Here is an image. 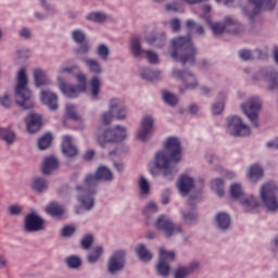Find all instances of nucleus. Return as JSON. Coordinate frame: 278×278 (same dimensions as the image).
<instances>
[{
	"mask_svg": "<svg viewBox=\"0 0 278 278\" xmlns=\"http://www.w3.org/2000/svg\"><path fill=\"white\" fill-rule=\"evenodd\" d=\"M0 105L2 108H12V99H10V96L8 93L0 97Z\"/></svg>",
	"mask_w": 278,
	"mask_h": 278,
	"instance_id": "58",
	"label": "nucleus"
},
{
	"mask_svg": "<svg viewBox=\"0 0 278 278\" xmlns=\"http://www.w3.org/2000/svg\"><path fill=\"white\" fill-rule=\"evenodd\" d=\"M80 47L79 49L76 51V53L78 54H86L90 51V46H88V43H79Z\"/></svg>",
	"mask_w": 278,
	"mask_h": 278,
	"instance_id": "64",
	"label": "nucleus"
},
{
	"mask_svg": "<svg viewBox=\"0 0 278 278\" xmlns=\"http://www.w3.org/2000/svg\"><path fill=\"white\" fill-rule=\"evenodd\" d=\"M0 138H1V140H4V142H7V144H12V142H14V138H16V136L14 135V131H12L8 128L0 127Z\"/></svg>",
	"mask_w": 278,
	"mask_h": 278,
	"instance_id": "41",
	"label": "nucleus"
},
{
	"mask_svg": "<svg viewBox=\"0 0 278 278\" xmlns=\"http://www.w3.org/2000/svg\"><path fill=\"white\" fill-rule=\"evenodd\" d=\"M186 27H187V29H189L190 31H192V29H195L197 34H199V35L205 33V30L203 29V26L197 25V23H194V21H192V20H188V21L186 22Z\"/></svg>",
	"mask_w": 278,
	"mask_h": 278,
	"instance_id": "49",
	"label": "nucleus"
},
{
	"mask_svg": "<svg viewBox=\"0 0 278 278\" xmlns=\"http://www.w3.org/2000/svg\"><path fill=\"white\" fill-rule=\"evenodd\" d=\"M254 81H266L267 90L269 92H275L278 90V73L273 72V70L264 68L261 70L254 77Z\"/></svg>",
	"mask_w": 278,
	"mask_h": 278,
	"instance_id": "14",
	"label": "nucleus"
},
{
	"mask_svg": "<svg viewBox=\"0 0 278 278\" xmlns=\"http://www.w3.org/2000/svg\"><path fill=\"white\" fill-rule=\"evenodd\" d=\"M113 121H114V114L112 113V111H110V109H109V112L102 113L101 122L104 125H110V123H112Z\"/></svg>",
	"mask_w": 278,
	"mask_h": 278,
	"instance_id": "57",
	"label": "nucleus"
},
{
	"mask_svg": "<svg viewBox=\"0 0 278 278\" xmlns=\"http://www.w3.org/2000/svg\"><path fill=\"white\" fill-rule=\"evenodd\" d=\"M190 275V271L187 269L186 266H180L175 269L174 278H186Z\"/></svg>",
	"mask_w": 278,
	"mask_h": 278,
	"instance_id": "53",
	"label": "nucleus"
},
{
	"mask_svg": "<svg viewBox=\"0 0 278 278\" xmlns=\"http://www.w3.org/2000/svg\"><path fill=\"white\" fill-rule=\"evenodd\" d=\"M215 223L222 231H227L231 227V217L225 212H220L215 217Z\"/></svg>",
	"mask_w": 278,
	"mask_h": 278,
	"instance_id": "27",
	"label": "nucleus"
},
{
	"mask_svg": "<svg viewBox=\"0 0 278 278\" xmlns=\"http://www.w3.org/2000/svg\"><path fill=\"white\" fill-rule=\"evenodd\" d=\"M166 12H184V3L181 0H172L165 5Z\"/></svg>",
	"mask_w": 278,
	"mask_h": 278,
	"instance_id": "47",
	"label": "nucleus"
},
{
	"mask_svg": "<svg viewBox=\"0 0 278 278\" xmlns=\"http://www.w3.org/2000/svg\"><path fill=\"white\" fill-rule=\"evenodd\" d=\"M41 8L45 10V13L35 12V17L38 21H43L47 16H51V14H55V7L51 5L47 0H37Z\"/></svg>",
	"mask_w": 278,
	"mask_h": 278,
	"instance_id": "25",
	"label": "nucleus"
},
{
	"mask_svg": "<svg viewBox=\"0 0 278 278\" xmlns=\"http://www.w3.org/2000/svg\"><path fill=\"white\" fill-rule=\"evenodd\" d=\"M163 99L165 101V103H167V105H177V96L168 92V91H164L163 92Z\"/></svg>",
	"mask_w": 278,
	"mask_h": 278,
	"instance_id": "50",
	"label": "nucleus"
},
{
	"mask_svg": "<svg viewBox=\"0 0 278 278\" xmlns=\"http://www.w3.org/2000/svg\"><path fill=\"white\" fill-rule=\"evenodd\" d=\"M173 77H176V79L182 80V87L179 88L180 92H185V90H195V88H199V83L197 81V77H194V75L188 72L174 70Z\"/></svg>",
	"mask_w": 278,
	"mask_h": 278,
	"instance_id": "17",
	"label": "nucleus"
},
{
	"mask_svg": "<svg viewBox=\"0 0 278 278\" xmlns=\"http://www.w3.org/2000/svg\"><path fill=\"white\" fill-rule=\"evenodd\" d=\"M130 51L134 58H142L144 55V50L142 49V46L140 43V38L132 37L130 39Z\"/></svg>",
	"mask_w": 278,
	"mask_h": 278,
	"instance_id": "34",
	"label": "nucleus"
},
{
	"mask_svg": "<svg viewBox=\"0 0 278 278\" xmlns=\"http://www.w3.org/2000/svg\"><path fill=\"white\" fill-rule=\"evenodd\" d=\"M101 255H103V247L98 245L89 253L88 263L94 264L99 262V257H101Z\"/></svg>",
	"mask_w": 278,
	"mask_h": 278,
	"instance_id": "46",
	"label": "nucleus"
},
{
	"mask_svg": "<svg viewBox=\"0 0 278 278\" xmlns=\"http://www.w3.org/2000/svg\"><path fill=\"white\" fill-rule=\"evenodd\" d=\"M60 166V162L55 156H48L43 160L41 170L43 175H51Z\"/></svg>",
	"mask_w": 278,
	"mask_h": 278,
	"instance_id": "26",
	"label": "nucleus"
},
{
	"mask_svg": "<svg viewBox=\"0 0 278 278\" xmlns=\"http://www.w3.org/2000/svg\"><path fill=\"white\" fill-rule=\"evenodd\" d=\"M277 184L267 182L261 188V199L267 212H277L278 200H277Z\"/></svg>",
	"mask_w": 278,
	"mask_h": 278,
	"instance_id": "9",
	"label": "nucleus"
},
{
	"mask_svg": "<svg viewBox=\"0 0 278 278\" xmlns=\"http://www.w3.org/2000/svg\"><path fill=\"white\" fill-rule=\"evenodd\" d=\"M92 245V235H87L81 240V247L83 249H88Z\"/></svg>",
	"mask_w": 278,
	"mask_h": 278,
	"instance_id": "60",
	"label": "nucleus"
},
{
	"mask_svg": "<svg viewBox=\"0 0 278 278\" xmlns=\"http://www.w3.org/2000/svg\"><path fill=\"white\" fill-rule=\"evenodd\" d=\"M74 233H75V227H73V226H65L62 229L63 238H68L70 236H73Z\"/></svg>",
	"mask_w": 278,
	"mask_h": 278,
	"instance_id": "61",
	"label": "nucleus"
},
{
	"mask_svg": "<svg viewBox=\"0 0 278 278\" xmlns=\"http://www.w3.org/2000/svg\"><path fill=\"white\" fill-rule=\"evenodd\" d=\"M87 21L92 23H105L108 21V14L103 12H91L87 15Z\"/></svg>",
	"mask_w": 278,
	"mask_h": 278,
	"instance_id": "43",
	"label": "nucleus"
},
{
	"mask_svg": "<svg viewBox=\"0 0 278 278\" xmlns=\"http://www.w3.org/2000/svg\"><path fill=\"white\" fill-rule=\"evenodd\" d=\"M185 267H187V270L189 271V274L192 275L194 270H199V262L193 261L189 264V266H185Z\"/></svg>",
	"mask_w": 278,
	"mask_h": 278,
	"instance_id": "63",
	"label": "nucleus"
},
{
	"mask_svg": "<svg viewBox=\"0 0 278 278\" xmlns=\"http://www.w3.org/2000/svg\"><path fill=\"white\" fill-rule=\"evenodd\" d=\"M83 62L86 64L89 73H93V75H101L103 73V67H101V63L94 59H83Z\"/></svg>",
	"mask_w": 278,
	"mask_h": 278,
	"instance_id": "31",
	"label": "nucleus"
},
{
	"mask_svg": "<svg viewBox=\"0 0 278 278\" xmlns=\"http://www.w3.org/2000/svg\"><path fill=\"white\" fill-rule=\"evenodd\" d=\"M155 227L159 229V231H163L166 238L176 236V233H181V226H175L170 218L165 215L157 218Z\"/></svg>",
	"mask_w": 278,
	"mask_h": 278,
	"instance_id": "16",
	"label": "nucleus"
},
{
	"mask_svg": "<svg viewBox=\"0 0 278 278\" xmlns=\"http://www.w3.org/2000/svg\"><path fill=\"white\" fill-rule=\"evenodd\" d=\"M225 93H219L218 102L212 105V113L214 115L223 114V110H225Z\"/></svg>",
	"mask_w": 278,
	"mask_h": 278,
	"instance_id": "40",
	"label": "nucleus"
},
{
	"mask_svg": "<svg viewBox=\"0 0 278 278\" xmlns=\"http://www.w3.org/2000/svg\"><path fill=\"white\" fill-rule=\"evenodd\" d=\"M51 142H53V136L48 132L38 140V147L42 151L45 149H49V147H51Z\"/></svg>",
	"mask_w": 278,
	"mask_h": 278,
	"instance_id": "48",
	"label": "nucleus"
},
{
	"mask_svg": "<svg viewBox=\"0 0 278 278\" xmlns=\"http://www.w3.org/2000/svg\"><path fill=\"white\" fill-rule=\"evenodd\" d=\"M89 86L92 99H97L101 90V79H99L97 76H93L89 83Z\"/></svg>",
	"mask_w": 278,
	"mask_h": 278,
	"instance_id": "36",
	"label": "nucleus"
},
{
	"mask_svg": "<svg viewBox=\"0 0 278 278\" xmlns=\"http://www.w3.org/2000/svg\"><path fill=\"white\" fill-rule=\"evenodd\" d=\"M26 231H42L45 229V220L40 218L36 213H30L25 217Z\"/></svg>",
	"mask_w": 278,
	"mask_h": 278,
	"instance_id": "20",
	"label": "nucleus"
},
{
	"mask_svg": "<svg viewBox=\"0 0 278 278\" xmlns=\"http://www.w3.org/2000/svg\"><path fill=\"white\" fill-rule=\"evenodd\" d=\"M34 79L37 88H40L42 86H49L51 84V80L47 76V73H45V71H42L41 68L34 70Z\"/></svg>",
	"mask_w": 278,
	"mask_h": 278,
	"instance_id": "28",
	"label": "nucleus"
},
{
	"mask_svg": "<svg viewBox=\"0 0 278 278\" xmlns=\"http://www.w3.org/2000/svg\"><path fill=\"white\" fill-rule=\"evenodd\" d=\"M203 12H204L203 18L215 36H220V34H223L224 31H228V34H235V35L240 34L239 29H242V26L240 25V23L237 22L236 18L231 16H227L223 25L222 23H218V22H212L210 17V12H212V7L210 5L203 7Z\"/></svg>",
	"mask_w": 278,
	"mask_h": 278,
	"instance_id": "6",
	"label": "nucleus"
},
{
	"mask_svg": "<svg viewBox=\"0 0 278 278\" xmlns=\"http://www.w3.org/2000/svg\"><path fill=\"white\" fill-rule=\"evenodd\" d=\"M170 262H175V252H168L164 248H161L160 261L156 265L157 274L161 275V277H168L170 274Z\"/></svg>",
	"mask_w": 278,
	"mask_h": 278,
	"instance_id": "13",
	"label": "nucleus"
},
{
	"mask_svg": "<svg viewBox=\"0 0 278 278\" xmlns=\"http://www.w3.org/2000/svg\"><path fill=\"white\" fill-rule=\"evenodd\" d=\"M136 254L141 262H151V260L153 258V254L142 243H139L136 247Z\"/></svg>",
	"mask_w": 278,
	"mask_h": 278,
	"instance_id": "33",
	"label": "nucleus"
},
{
	"mask_svg": "<svg viewBox=\"0 0 278 278\" xmlns=\"http://www.w3.org/2000/svg\"><path fill=\"white\" fill-rule=\"evenodd\" d=\"M62 152L67 157H75V155H77V148L73 144V137L68 135L63 137Z\"/></svg>",
	"mask_w": 278,
	"mask_h": 278,
	"instance_id": "24",
	"label": "nucleus"
},
{
	"mask_svg": "<svg viewBox=\"0 0 278 278\" xmlns=\"http://www.w3.org/2000/svg\"><path fill=\"white\" fill-rule=\"evenodd\" d=\"M26 127L29 134H36L42 127V117L36 113H30L26 118Z\"/></svg>",
	"mask_w": 278,
	"mask_h": 278,
	"instance_id": "22",
	"label": "nucleus"
},
{
	"mask_svg": "<svg viewBox=\"0 0 278 278\" xmlns=\"http://www.w3.org/2000/svg\"><path fill=\"white\" fill-rule=\"evenodd\" d=\"M68 268H79L81 266V258L79 256H70L66 258Z\"/></svg>",
	"mask_w": 278,
	"mask_h": 278,
	"instance_id": "51",
	"label": "nucleus"
},
{
	"mask_svg": "<svg viewBox=\"0 0 278 278\" xmlns=\"http://www.w3.org/2000/svg\"><path fill=\"white\" fill-rule=\"evenodd\" d=\"M177 162H181V141L177 137H169L165 141V149L155 153L154 166L163 170L164 177L173 181L177 175Z\"/></svg>",
	"mask_w": 278,
	"mask_h": 278,
	"instance_id": "1",
	"label": "nucleus"
},
{
	"mask_svg": "<svg viewBox=\"0 0 278 278\" xmlns=\"http://www.w3.org/2000/svg\"><path fill=\"white\" fill-rule=\"evenodd\" d=\"M138 188H139V192L142 197H147L151 192V185L149 184V180H147V178H144V176H141L139 178Z\"/></svg>",
	"mask_w": 278,
	"mask_h": 278,
	"instance_id": "39",
	"label": "nucleus"
},
{
	"mask_svg": "<svg viewBox=\"0 0 278 278\" xmlns=\"http://www.w3.org/2000/svg\"><path fill=\"white\" fill-rule=\"evenodd\" d=\"M262 109V101L258 97L251 98L248 102L241 104L243 114L247 115L253 127H257V115Z\"/></svg>",
	"mask_w": 278,
	"mask_h": 278,
	"instance_id": "11",
	"label": "nucleus"
},
{
	"mask_svg": "<svg viewBox=\"0 0 278 278\" xmlns=\"http://www.w3.org/2000/svg\"><path fill=\"white\" fill-rule=\"evenodd\" d=\"M40 101L43 105H47L49 110H55L58 108V94L50 90H41Z\"/></svg>",
	"mask_w": 278,
	"mask_h": 278,
	"instance_id": "23",
	"label": "nucleus"
},
{
	"mask_svg": "<svg viewBox=\"0 0 278 278\" xmlns=\"http://www.w3.org/2000/svg\"><path fill=\"white\" fill-rule=\"evenodd\" d=\"M169 25L173 31H179V29H181V22L179 21V18L170 20Z\"/></svg>",
	"mask_w": 278,
	"mask_h": 278,
	"instance_id": "62",
	"label": "nucleus"
},
{
	"mask_svg": "<svg viewBox=\"0 0 278 278\" xmlns=\"http://www.w3.org/2000/svg\"><path fill=\"white\" fill-rule=\"evenodd\" d=\"M177 188L181 197H186V194H188V192L194 188V179L188 175H182L177 181Z\"/></svg>",
	"mask_w": 278,
	"mask_h": 278,
	"instance_id": "21",
	"label": "nucleus"
},
{
	"mask_svg": "<svg viewBox=\"0 0 278 278\" xmlns=\"http://www.w3.org/2000/svg\"><path fill=\"white\" fill-rule=\"evenodd\" d=\"M125 138H127V128L124 126H115L104 130V132L97 138V142L100 147L105 148L108 144L123 142Z\"/></svg>",
	"mask_w": 278,
	"mask_h": 278,
	"instance_id": "7",
	"label": "nucleus"
},
{
	"mask_svg": "<svg viewBox=\"0 0 278 278\" xmlns=\"http://www.w3.org/2000/svg\"><path fill=\"white\" fill-rule=\"evenodd\" d=\"M211 188L213 192L217 194V197H223L225 194V181H223L220 178L214 179L211 182Z\"/></svg>",
	"mask_w": 278,
	"mask_h": 278,
	"instance_id": "37",
	"label": "nucleus"
},
{
	"mask_svg": "<svg viewBox=\"0 0 278 278\" xmlns=\"http://www.w3.org/2000/svg\"><path fill=\"white\" fill-rule=\"evenodd\" d=\"M230 197L231 199H235V201H239L245 212H253V210H257V206L260 205L255 197L244 195L240 184H233L230 186Z\"/></svg>",
	"mask_w": 278,
	"mask_h": 278,
	"instance_id": "8",
	"label": "nucleus"
},
{
	"mask_svg": "<svg viewBox=\"0 0 278 278\" xmlns=\"http://www.w3.org/2000/svg\"><path fill=\"white\" fill-rule=\"evenodd\" d=\"M125 255L126 252L124 250H117L110 256L106 265L110 275H116L125 268Z\"/></svg>",
	"mask_w": 278,
	"mask_h": 278,
	"instance_id": "15",
	"label": "nucleus"
},
{
	"mask_svg": "<svg viewBox=\"0 0 278 278\" xmlns=\"http://www.w3.org/2000/svg\"><path fill=\"white\" fill-rule=\"evenodd\" d=\"M27 72L25 68H21L16 74L15 103L24 110H31L34 99H31V91L27 88Z\"/></svg>",
	"mask_w": 278,
	"mask_h": 278,
	"instance_id": "5",
	"label": "nucleus"
},
{
	"mask_svg": "<svg viewBox=\"0 0 278 278\" xmlns=\"http://www.w3.org/2000/svg\"><path fill=\"white\" fill-rule=\"evenodd\" d=\"M109 110L114 114L117 121H125V118H127V114H129V110H127L125 101L121 98L111 99L109 101Z\"/></svg>",
	"mask_w": 278,
	"mask_h": 278,
	"instance_id": "18",
	"label": "nucleus"
},
{
	"mask_svg": "<svg viewBox=\"0 0 278 278\" xmlns=\"http://www.w3.org/2000/svg\"><path fill=\"white\" fill-rule=\"evenodd\" d=\"M97 53L101 60H108V55H110V49L105 45H100L98 47Z\"/></svg>",
	"mask_w": 278,
	"mask_h": 278,
	"instance_id": "55",
	"label": "nucleus"
},
{
	"mask_svg": "<svg viewBox=\"0 0 278 278\" xmlns=\"http://www.w3.org/2000/svg\"><path fill=\"white\" fill-rule=\"evenodd\" d=\"M160 71H153V70H142L141 71V77L142 79H147L148 81H156V79H160Z\"/></svg>",
	"mask_w": 278,
	"mask_h": 278,
	"instance_id": "45",
	"label": "nucleus"
},
{
	"mask_svg": "<svg viewBox=\"0 0 278 278\" xmlns=\"http://www.w3.org/2000/svg\"><path fill=\"white\" fill-rule=\"evenodd\" d=\"M31 188L36 192H47L49 182L45 178H35L31 182Z\"/></svg>",
	"mask_w": 278,
	"mask_h": 278,
	"instance_id": "35",
	"label": "nucleus"
},
{
	"mask_svg": "<svg viewBox=\"0 0 278 278\" xmlns=\"http://www.w3.org/2000/svg\"><path fill=\"white\" fill-rule=\"evenodd\" d=\"M143 54L146 55L150 64H157L160 62V59L157 58V53L153 51H144Z\"/></svg>",
	"mask_w": 278,
	"mask_h": 278,
	"instance_id": "56",
	"label": "nucleus"
},
{
	"mask_svg": "<svg viewBox=\"0 0 278 278\" xmlns=\"http://www.w3.org/2000/svg\"><path fill=\"white\" fill-rule=\"evenodd\" d=\"M46 212L50 214V216H62V214H64V206L52 202L47 206Z\"/></svg>",
	"mask_w": 278,
	"mask_h": 278,
	"instance_id": "38",
	"label": "nucleus"
},
{
	"mask_svg": "<svg viewBox=\"0 0 278 278\" xmlns=\"http://www.w3.org/2000/svg\"><path fill=\"white\" fill-rule=\"evenodd\" d=\"M249 3L253 5V10L249 11L247 8H243V14L244 16H248L250 21H253L260 12H264V10H275L277 0H249Z\"/></svg>",
	"mask_w": 278,
	"mask_h": 278,
	"instance_id": "12",
	"label": "nucleus"
},
{
	"mask_svg": "<svg viewBox=\"0 0 278 278\" xmlns=\"http://www.w3.org/2000/svg\"><path fill=\"white\" fill-rule=\"evenodd\" d=\"M65 112L67 118H70L71 121H74L75 123L81 121V117H79V115L77 114V106L73 104H66Z\"/></svg>",
	"mask_w": 278,
	"mask_h": 278,
	"instance_id": "44",
	"label": "nucleus"
},
{
	"mask_svg": "<svg viewBox=\"0 0 278 278\" xmlns=\"http://www.w3.org/2000/svg\"><path fill=\"white\" fill-rule=\"evenodd\" d=\"M72 38L74 42L81 45L86 40V34L79 29H76L72 33Z\"/></svg>",
	"mask_w": 278,
	"mask_h": 278,
	"instance_id": "52",
	"label": "nucleus"
},
{
	"mask_svg": "<svg viewBox=\"0 0 278 278\" xmlns=\"http://www.w3.org/2000/svg\"><path fill=\"white\" fill-rule=\"evenodd\" d=\"M153 117L147 115L142 118L141 121V126L139 130L137 131V138L141 142H144L146 140L149 139L151 134L153 132Z\"/></svg>",
	"mask_w": 278,
	"mask_h": 278,
	"instance_id": "19",
	"label": "nucleus"
},
{
	"mask_svg": "<svg viewBox=\"0 0 278 278\" xmlns=\"http://www.w3.org/2000/svg\"><path fill=\"white\" fill-rule=\"evenodd\" d=\"M146 42L150 45L151 47H157V49H162L164 45H166V35H155L151 34L146 38Z\"/></svg>",
	"mask_w": 278,
	"mask_h": 278,
	"instance_id": "29",
	"label": "nucleus"
},
{
	"mask_svg": "<svg viewBox=\"0 0 278 278\" xmlns=\"http://www.w3.org/2000/svg\"><path fill=\"white\" fill-rule=\"evenodd\" d=\"M73 61H67L58 71L59 88L64 97H67V99H76V97H79L81 92H86L87 90L86 74H84L83 72L78 73L76 76L78 86H73L64 83V75H66V73L67 75H73L74 71H79V66L71 65Z\"/></svg>",
	"mask_w": 278,
	"mask_h": 278,
	"instance_id": "3",
	"label": "nucleus"
},
{
	"mask_svg": "<svg viewBox=\"0 0 278 278\" xmlns=\"http://www.w3.org/2000/svg\"><path fill=\"white\" fill-rule=\"evenodd\" d=\"M197 211H194V208L182 212V220L186 225H194V223H197Z\"/></svg>",
	"mask_w": 278,
	"mask_h": 278,
	"instance_id": "42",
	"label": "nucleus"
},
{
	"mask_svg": "<svg viewBox=\"0 0 278 278\" xmlns=\"http://www.w3.org/2000/svg\"><path fill=\"white\" fill-rule=\"evenodd\" d=\"M264 55L266 54H263L262 50H254L253 52L250 50H241L239 52V58L245 62L249 60H263Z\"/></svg>",
	"mask_w": 278,
	"mask_h": 278,
	"instance_id": "32",
	"label": "nucleus"
},
{
	"mask_svg": "<svg viewBox=\"0 0 278 278\" xmlns=\"http://www.w3.org/2000/svg\"><path fill=\"white\" fill-rule=\"evenodd\" d=\"M197 49L190 37H178L172 40V58L179 60L181 64H194Z\"/></svg>",
	"mask_w": 278,
	"mask_h": 278,
	"instance_id": "4",
	"label": "nucleus"
},
{
	"mask_svg": "<svg viewBox=\"0 0 278 278\" xmlns=\"http://www.w3.org/2000/svg\"><path fill=\"white\" fill-rule=\"evenodd\" d=\"M21 212H23V207L21 205L14 204L9 207V214H11V216H18Z\"/></svg>",
	"mask_w": 278,
	"mask_h": 278,
	"instance_id": "59",
	"label": "nucleus"
},
{
	"mask_svg": "<svg viewBox=\"0 0 278 278\" xmlns=\"http://www.w3.org/2000/svg\"><path fill=\"white\" fill-rule=\"evenodd\" d=\"M262 177H264V168L262 167V165L254 164L250 166L248 170V179H250V181L255 182L262 179Z\"/></svg>",
	"mask_w": 278,
	"mask_h": 278,
	"instance_id": "30",
	"label": "nucleus"
},
{
	"mask_svg": "<svg viewBox=\"0 0 278 278\" xmlns=\"http://www.w3.org/2000/svg\"><path fill=\"white\" fill-rule=\"evenodd\" d=\"M113 176L110 168L101 166L96 172V175H88L85 178V184L83 187H76L78 195V201L85 210H90L94 207V194L99 181H112Z\"/></svg>",
	"mask_w": 278,
	"mask_h": 278,
	"instance_id": "2",
	"label": "nucleus"
},
{
	"mask_svg": "<svg viewBox=\"0 0 278 278\" xmlns=\"http://www.w3.org/2000/svg\"><path fill=\"white\" fill-rule=\"evenodd\" d=\"M157 213V204L154 202H149L143 208L144 216H151V214Z\"/></svg>",
	"mask_w": 278,
	"mask_h": 278,
	"instance_id": "54",
	"label": "nucleus"
},
{
	"mask_svg": "<svg viewBox=\"0 0 278 278\" xmlns=\"http://www.w3.org/2000/svg\"><path fill=\"white\" fill-rule=\"evenodd\" d=\"M226 131L230 136L247 137L251 136V127L242 122L239 116H231L227 118Z\"/></svg>",
	"mask_w": 278,
	"mask_h": 278,
	"instance_id": "10",
	"label": "nucleus"
}]
</instances>
